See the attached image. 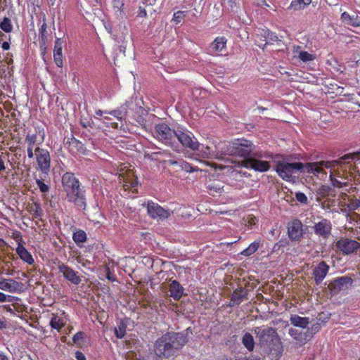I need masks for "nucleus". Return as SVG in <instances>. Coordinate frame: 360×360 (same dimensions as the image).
I'll return each mask as SVG.
<instances>
[{
  "label": "nucleus",
  "mask_w": 360,
  "mask_h": 360,
  "mask_svg": "<svg viewBox=\"0 0 360 360\" xmlns=\"http://www.w3.org/2000/svg\"><path fill=\"white\" fill-rule=\"evenodd\" d=\"M227 39L224 37H217L210 45V49L214 52H222L226 50Z\"/></svg>",
  "instance_id": "29"
},
{
  "label": "nucleus",
  "mask_w": 360,
  "mask_h": 360,
  "mask_svg": "<svg viewBox=\"0 0 360 360\" xmlns=\"http://www.w3.org/2000/svg\"><path fill=\"white\" fill-rule=\"evenodd\" d=\"M316 200L323 202V206L326 207H330L335 205V197L337 196V192L334 188L328 185H322L316 191Z\"/></svg>",
  "instance_id": "7"
},
{
  "label": "nucleus",
  "mask_w": 360,
  "mask_h": 360,
  "mask_svg": "<svg viewBox=\"0 0 360 360\" xmlns=\"http://www.w3.org/2000/svg\"><path fill=\"white\" fill-rule=\"evenodd\" d=\"M255 332L257 338H276L278 336L275 329L267 326L257 327L255 329Z\"/></svg>",
  "instance_id": "26"
},
{
  "label": "nucleus",
  "mask_w": 360,
  "mask_h": 360,
  "mask_svg": "<svg viewBox=\"0 0 360 360\" xmlns=\"http://www.w3.org/2000/svg\"><path fill=\"white\" fill-rule=\"evenodd\" d=\"M34 205V209H33V216L36 218H38L42 215L43 211L39 203L35 202Z\"/></svg>",
  "instance_id": "47"
},
{
  "label": "nucleus",
  "mask_w": 360,
  "mask_h": 360,
  "mask_svg": "<svg viewBox=\"0 0 360 360\" xmlns=\"http://www.w3.org/2000/svg\"><path fill=\"white\" fill-rule=\"evenodd\" d=\"M353 279L349 276H345L334 278L328 284V288L332 296L337 295L341 291H345L352 286Z\"/></svg>",
  "instance_id": "8"
},
{
  "label": "nucleus",
  "mask_w": 360,
  "mask_h": 360,
  "mask_svg": "<svg viewBox=\"0 0 360 360\" xmlns=\"http://www.w3.org/2000/svg\"><path fill=\"white\" fill-rule=\"evenodd\" d=\"M58 270L63 274L65 279L75 285H78L81 283L82 279L77 275V272L75 271L71 267L62 263L58 265Z\"/></svg>",
  "instance_id": "16"
},
{
  "label": "nucleus",
  "mask_w": 360,
  "mask_h": 360,
  "mask_svg": "<svg viewBox=\"0 0 360 360\" xmlns=\"http://www.w3.org/2000/svg\"><path fill=\"white\" fill-rule=\"evenodd\" d=\"M257 150L255 145L246 139H236L233 142L224 143L221 147L222 155L243 158V165H244L245 160L250 158Z\"/></svg>",
  "instance_id": "3"
},
{
  "label": "nucleus",
  "mask_w": 360,
  "mask_h": 360,
  "mask_svg": "<svg viewBox=\"0 0 360 360\" xmlns=\"http://www.w3.org/2000/svg\"><path fill=\"white\" fill-rule=\"evenodd\" d=\"M10 40L9 41H4L1 43V48L3 50L6 51L10 49Z\"/></svg>",
  "instance_id": "58"
},
{
  "label": "nucleus",
  "mask_w": 360,
  "mask_h": 360,
  "mask_svg": "<svg viewBox=\"0 0 360 360\" xmlns=\"http://www.w3.org/2000/svg\"><path fill=\"white\" fill-rule=\"evenodd\" d=\"M6 169V166L2 157L0 155V174Z\"/></svg>",
  "instance_id": "59"
},
{
  "label": "nucleus",
  "mask_w": 360,
  "mask_h": 360,
  "mask_svg": "<svg viewBox=\"0 0 360 360\" xmlns=\"http://www.w3.org/2000/svg\"><path fill=\"white\" fill-rule=\"evenodd\" d=\"M138 185V180H137V178L134 180H133L131 183V186L132 188H135Z\"/></svg>",
  "instance_id": "63"
},
{
  "label": "nucleus",
  "mask_w": 360,
  "mask_h": 360,
  "mask_svg": "<svg viewBox=\"0 0 360 360\" xmlns=\"http://www.w3.org/2000/svg\"><path fill=\"white\" fill-rule=\"evenodd\" d=\"M198 152V155L202 158H209L211 156V148L209 146H205L200 144L198 150H195Z\"/></svg>",
  "instance_id": "35"
},
{
  "label": "nucleus",
  "mask_w": 360,
  "mask_h": 360,
  "mask_svg": "<svg viewBox=\"0 0 360 360\" xmlns=\"http://www.w3.org/2000/svg\"><path fill=\"white\" fill-rule=\"evenodd\" d=\"M330 314L328 313H325V312H322L321 314H319V321H321L323 322H326V320L329 319L330 318Z\"/></svg>",
  "instance_id": "51"
},
{
  "label": "nucleus",
  "mask_w": 360,
  "mask_h": 360,
  "mask_svg": "<svg viewBox=\"0 0 360 360\" xmlns=\"http://www.w3.org/2000/svg\"><path fill=\"white\" fill-rule=\"evenodd\" d=\"M277 243L281 248H284L289 245V240L287 238H281Z\"/></svg>",
  "instance_id": "52"
},
{
  "label": "nucleus",
  "mask_w": 360,
  "mask_h": 360,
  "mask_svg": "<svg viewBox=\"0 0 360 360\" xmlns=\"http://www.w3.org/2000/svg\"><path fill=\"white\" fill-rule=\"evenodd\" d=\"M243 344L249 350L252 351L255 347L254 339H242Z\"/></svg>",
  "instance_id": "45"
},
{
  "label": "nucleus",
  "mask_w": 360,
  "mask_h": 360,
  "mask_svg": "<svg viewBox=\"0 0 360 360\" xmlns=\"http://www.w3.org/2000/svg\"><path fill=\"white\" fill-rule=\"evenodd\" d=\"M259 245H260L259 241H254L246 249L243 250L240 252V255H242L245 257H249V256L253 255L255 252H257Z\"/></svg>",
  "instance_id": "32"
},
{
  "label": "nucleus",
  "mask_w": 360,
  "mask_h": 360,
  "mask_svg": "<svg viewBox=\"0 0 360 360\" xmlns=\"http://www.w3.org/2000/svg\"><path fill=\"white\" fill-rule=\"evenodd\" d=\"M75 358L77 360H86L84 354L79 351L75 352Z\"/></svg>",
  "instance_id": "56"
},
{
  "label": "nucleus",
  "mask_w": 360,
  "mask_h": 360,
  "mask_svg": "<svg viewBox=\"0 0 360 360\" xmlns=\"http://www.w3.org/2000/svg\"><path fill=\"white\" fill-rule=\"evenodd\" d=\"M291 323L297 327L306 328L309 323V318L301 317L298 315H292L290 317Z\"/></svg>",
  "instance_id": "31"
},
{
  "label": "nucleus",
  "mask_w": 360,
  "mask_h": 360,
  "mask_svg": "<svg viewBox=\"0 0 360 360\" xmlns=\"http://www.w3.org/2000/svg\"><path fill=\"white\" fill-rule=\"evenodd\" d=\"M336 247L344 254L349 255L360 248V243L349 238H341L336 243Z\"/></svg>",
  "instance_id": "14"
},
{
  "label": "nucleus",
  "mask_w": 360,
  "mask_h": 360,
  "mask_svg": "<svg viewBox=\"0 0 360 360\" xmlns=\"http://www.w3.org/2000/svg\"><path fill=\"white\" fill-rule=\"evenodd\" d=\"M65 199L72 203L76 210L85 214L87 208L86 191L72 172H65L61 179Z\"/></svg>",
  "instance_id": "1"
},
{
  "label": "nucleus",
  "mask_w": 360,
  "mask_h": 360,
  "mask_svg": "<svg viewBox=\"0 0 360 360\" xmlns=\"http://www.w3.org/2000/svg\"><path fill=\"white\" fill-rule=\"evenodd\" d=\"M16 252L20 258L25 262L27 263L28 264H34V260L32 255L27 251V250L21 243H18V247L16 248Z\"/></svg>",
  "instance_id": "25"
},
{
  "label": "nucleus",
  "mask_w": 360,
  "mask_h": 360,
  "mask_svg": "<svg viewBox=\"0 0 360 360\" xmlns=\"http://www.w3.org/2000/svg\"><path fill=\"white\" fill-rule=\"evenodd\" d=\"M137 15L141 18H146L147 16V12L146 9L140 6Z\"/></svg>",
  "instance_id": "55"
},
{
  "label": "nucleus",
  "mask_w": 360,
  "mask_h": 360,
  "mask_svg": "<svg viewBox=\"0 0 360 360\" xmlns=\"http://www.w3.org/2000/svg\"><path fill=\"white\" fill-rule=\"evenodd\" d=\"M269 355L271 359L278 360L282 355L283 347L281 339H271Z\"/></svg>",
  "instance_id": "18"
},
{
  "label": "nucleus",
  "mask_w": 360,
  "mask_h": 360,
  "mask_svg": "<svg viewBox=\"0 0 360 360\" xmlns=\"http://www.w3.org/2000/svg\"><path fill=\"white\" fill-rule=\"evenodd\" d=\"M341 20L343 22L354 27H360V17L358 15H350L347 12L341 15Z\"/></svg>",
  "instance_id": "28"
},
{
  "label": "nucleus",
  "mask_w": 360,
  "mask_h": 360,
  "mask_svg": "<svg viewBox=\"0 0 360 360\" xmlns=\"http://www.w3.org/2000/svg\"><path fill=\"white\" fill-rule=\"evenodd\" d=\"M72 238L75 243L79 245L80 243L86 242L87 238L86 233L83 230H77L73 233Z\"/></svg>",
  "instance_id": "33"
},
{
  "label": "nucleus",
  "mask_w": 360,
  "mask_h": 360,
  "mask_svg": "<svg viewBox=\"0 0 360 360\" xmlns=\"http://www.w3.org/2000/svg\"><path fill=\"white\" fill-rule=\"evenodd\" d=\"M176 138H177L184 147L188 148L192 150H198L199 147H200V143L198 141L193 133L188 130L182 131L177 129Z\"/></svg>",
  "instance_id": "9"
},
{
  "label": "nucleus",
  "mask_w": 360,
  "mask_h": 360,
  "mask_svg": "<svg viewBox=\"0 0 360 360\" xmlns=\"http://www.w3.org/2000/svg\"><path fill=\"white\" fill-rule=\"evenodd\" d=\"M168 339H158L155 342V353L160 356L169 357L174 354L175 351L178 350L181 346L185 345L187 341L186 339H180L182 342L180 343L177 342V339L174 340L172 342H167ZM172 340V339H169Z\"/></svg>",
  "instance_id": "5"
},
{
  "label": "nucleus",
  "mask_w": 360,
  "mask_h": 360,
  "mask_svg": "<svg viewBox=\"0 0 360 360\" xmlns=\"http://www.w3.org/2000/svg\"><path fill=\"white\" fill-rule=\"evenodd\" d=\"M329 269L330 266L324 261L319 262L318 265L314 269L312 274L314 278L315 283L317 285L322 283L326 276L328 273Z\"/></svg>",
  "instance_id": "17"
},
{
  "label": "nucleus",
  "mask_w": 360,
  "mask_h": 360,
  "mask_svg": "<svg viewBox=\"0 0 360 360\" xmlns=\"http://www.w3.org/2000/svg\"><path fill=\"white\" fill-rule=\"evenodd\" d=\"M360 207V200L358 199L351 200L347 205L349 210L354 211Z\"/></svg>",
  "instance_id": "42"
},
{
  "label": "nucleus",
  "mask_w": 360,
  "mask_h": 360,
  "mask_svg": "<svg viewBox=\"0 0 360 360\" xmlns=\"http://www.w3.org/2000/svg\"><path fill=\"white\" fill-rule=\"evenodd\" d=\"M313 229L315 234L323 239H328L331 234L332 224L329 220L323 219L319 222L315 223Z\"/></svg>",
  "instance_id": "15"
},
{
  "label": "nucleus",
  "mask_w": 360,
  "mask_h": 360,
  "mask_svg": "<svg viewBox=\"0 0 360 360\" xmlns=\"http://www.w3.org/2000/svg\"><path fill=\"white\" fill-rule=\"evenodd\" d=\"M9 281L10 283H8L6 279H4L0 281V289L3 290H8L10 292H15L22 285L20 283L13 279H10Z\"/></svg>",
  "instance_id": "27"
},
{
  "label": "nucleus",
  "mask_w": 360,
  "mask_h": 360,
  "mask_svg": "<svg viewBox=\"0 0 360 360\" xmlns=\"http://www.w3.org/2000/svg\"><path fill=\"white\" fill-rule=\"evenodd\" d=\"M27 156L30 158H32L34 157L33 146H28V148H27Z\"/></svg>",
  "instance_id": "60"
},
{
  "label": "nucleus",
  "mask_w": 360,
  "mask_h": 360,
  "mask_svg": "<svg viewBox=\"0 0 360 360\" xmlns=\"http://www.w3.org/2000/svg\"><path fill=\"white\" fill-rule=\"evenodd\" d=\"M207 188L212 191L214 192H220L221 190V188L219 186L214 185V184H210L208 185Z\"/></svg>",
  "instance_id": "53"
},
{
  "label": "nucleus",
  "mask_w": 360,
  "mask_h": 360,
  "mask_svg": "<svg viewBox=\"0 0 360 360\" xmlns=\"http://www.w3.org/2000/svg\"><path fill=\"white\" fill-rule=\"evenodd\" d=\"M38 168L44 174H48L51 168L49 152L44 148L37 147L34 150Z\"/></svg>",
  "instance_id": "10"
},
{
  "label": "nucleus",
  "mask_w": 360,
  "mask_h": 360,
  "mask_svg": "<svg viewBox=\"0 0 360 360\" xmlns=\"http://www.w3.org/2000/svg\"><path fill=\"white\" fill-rule=\"evenodd\" d=\"M299 58L302 61L306 63L313 60L314 59V56L312 54L308 53L307 51H300L299 53Z\"/></svg>",
  "instance_id": "39"
},
{
  "label": "nucleus",
  "mask_w": 360,
  "mask_h": 360,
  "mask_svg": "<svg viewBox=\"0 0 360 360\" xmlns=\"http://www.w3.org/2000/svg\"><path fill=\"white\" fill-rule=\"evenodd\" d=\"M131 323L130 319L125 318L124 319H119L117 321V326L115 328V333L117 338H123L126 335V331L128 326Z\"/></svg>",
  "instance_id": "23"
},
{
  "label": "nucleus",
  "mask_w": 360,
  "mask_h": 360,
  "mask_svg": "<svg viewBox=\"0 0 360 360\" xmlns=\"http://www.w3.org/2000/svg\"><path fill=\"white\" fill-rule=\"evenodd\" d=\"M36 184L42 193H46L49 191V186L45 183H44V181L41 179H37Z\"/></svg>",
  "instance_id": "41"
},
{
  "label": "nucleus",
  "mask_w": 360,
  "mask_h": 360,
  "mask_svg": "<svg viewBox=\"0 0 360 360\" xmlns=\"http://www.w3.org/2000/svg\"><path fill=\"white\" fill-rule=\"evenodd\" d=\"M13 54L11 53H6L4 56L5 62L8 65H11L13 63V60L12 59Z\"/></svg>",
  "instance_id": "50"
},
{
  "label": "nucleus",
  "mask_w": 360,
  "mask_h": 360,
  "mask_svg": "<svg viewBox=\"0 0 360 360\" xmlns=\"http://www.w3.org/2000/svg\"><path fill=\"white\" fill-rule=\"evenodd\" d=\"M164 163L167 165L181 164L180 170L185 171L188 173H193L195 172L200 171V169L198 167L192 166L191 164L187 162L184 159L179 158L165 160Z\"/></svg>",
  "instance_id": "19"
},
{
  "label": "nucleus",
  "mask_w": 360,
  "mask_h": 360,
  "mask_svg": "<svg viewBox=\"0 0 360 360\" xmlns=\"http://www.w3.org/2000/svg\"><path fill=\"white\" fill-rule=\"evenodd\" d=\"M7 296L3 292H0V302H5L7 301Z\"/></svg>",
  "instance_id": "62"
},
{
  "label": "nucleus",
  "mask_w": 360,
  "mask_h": 360,
  "mask_svg": "<svg viewBox=\"0 0 360 360\" xmlns=\"http://www.w3.org/2000/svg\"><path fill=\"white\" fill-rule=\"evenodd\" d=\"M274 158V155L272 153L257 150L250 158L245 160L243 166L256 172H265L270 169V161Z\"/></svg>",
  "instance_id": "4"
},
{
  "label": "nucleus",
  "mask_w": 360,
  "mask_h": 360,
  "mask_svg": "<svg viewBox=\"0 0 360 360\" xmlns=\"http://www.w3.org/2000/svg\"><path fill=\"white\" fill-rule=\"evenodd\" d=\"M129 105V103L126 102L124 105H122L118 109L113 110L108 112V114L114 116L118 120L122 121V120L125 119V117L128 113Z\"/></svg>",
  "instance_id": "30"
},
{
  "label": "nucleus",
  "mask_w": 360,
  "mask_h": 360,
  "mask_svg": "<svg viewBox=\"0 0 360 360\" xmlns=\"http://www.w3.org/2000/svg\"><path fill=\"white\" fill-rule=\"evenodd\" d=\"M25 141L28 143V146H34V145L37 143V134H28L26 136Z\"/></svg>",
  "instance_id": "44"
},
{
  "label": "nucleus",
  "mask_w": 360,
  "mask_h": 360,
  "mask_svg": "<svg viewBox=\"0 0 360 360\" xmlns=\"http://www.w3.org/2000/svg\"><path fill=\"white\" fill-rule=\"evenodd\" d=\"M233 6H235V3L233 0H224L222 3V6L226 9H232Z\"/></svg>",
  "instance_id": "48"
},
{
  "label": "nucleus",
  "mask_w": 360,
  "mask_h": 360,
  "mask_svg": "<svg viewBox=\"0 0 360 360\" xmlns=\"http://www.w3.org/2000/svg\"><path fill=\"white\" fill-rule=\"evenodd\" d=\"M176 130H172L165 123L155 124L153 135L154 136L166 145L175 148L177 144L175 142Z\"/></svg>",
  "instance_id": "6"
},
{
  "label": "nucleus",
  "mask_w": 360,
  "mask_h": 360,
  "mask_svg": "<svg viewBox=\"0 0 360 360\" xmlns=\"http://www.w3.org/2000/svg\"><path fill=\"white\" fill-rule=\"evenodd\" d=\"M350 160L358 161L360 160V151L353 154L345 155L341 158V161L349 163Z\"/></svg>",
  "instance_id": "37"
},
{
  "label": "nucleus",
  "mask_w": 360,
  "mask_h": 360,
  "mask_svg": "<svg viewBox=\"0 0 360 360\" xmlns=\"http://www.w3.org/2000/svg\"><path fill=\"white\" fill-rule=\"evenodd\" d=\"M65 342L68 345H79L83 339H63Z\"/></svg>",
  "instance_id": "49"
},
{
  "label": "nucleus",
  "mask_w": 360,
  "mask_h": 360,
  "mask_svg": "<svg viewBox=\"0 0 360 360\" xmlns=\"http://www.w3.org/2000/svg\"><path fill=\"white\" fill-rule=\"evenodd\" d=\"M287 229L288 238L293 242H300L305 233L302 223L297 219L288 223Z\"/></svg>",
  "instance_id": "11"
},
{
  "label": "nucleus",
  "mask_w": 360,
  "mask_h": 360,
  "mask_svg": "<svg viewBox=\"0 0 360 360\" xmlns=\"http://www.w3.org/2000/svg\"><path fill=\"white\" fill-rule=\"evenodd\" d=\"M80 124L81 125L84 127V128H87L88 127L90 126V120H89L88 119L85 118V119H81L80 120Z\"/></svg>",
  "instance_id": "57"
},
{
  "label": "nucleus",
  "mask_w": 360,
  "mask_h": 360,
  "mask_svg": "<svg viewBox=\"0 0 360 360\" xmlns=\"http://www.w3.org/2000/svg\"><path fill=\"white\" fill-rule=\"evenodd\" d=\"M186 11H179L174 13L172 20L176 24L181 22L183 18L186 16Z\"/></svg>",
  "instance_id": "40"
},
{
  "label": "nucleus",
  "mask_w": 360,
  "mask_h": 360,
  "mask_svg": "<svg viewBox=\"0 0 360 360\" xmlns=\"http://www.w3.org/2000/svg\"><path fill=\"white\" fill-rule=\"evenodd\" d=\"M184 288L180 283L173 280L169 283L170 296L176 301H179L184 295Z\"/></svg>",
  "instance_id": "20"
},
{
  "label": "nucleus",
  "mask_w": 360,
  "mask_h": 360,
  "mask_svg": "<svg viewBox=\"0 0 360 360\" xmlns=\"http://www.w3.org/2000/svg\"><path fill=\"white\" fill-rule=\"evenodd\" d=\"M47 25L45 19L43 20V23L39 30V44L40 49L44 53L46 50L47 39Z\"/></svg>",
  "instance_id": "24"
},
{
  "label": "nucleus",
  "mask_w": 360,
  "mask_h": 360,
  "mask_svg": "<svg viewBox=\"0 0 360 360\" xmlns=\"http://www.w3.org/2000/svg\"><path fill=\"white\" fill-rule=\"evenodd\" d=\"M63 41L60 38H57L55 41L53 50V59L58 67L63 66Z\"/></svg>",
  "instance_id": "22"
},
{
  "label": "nucleus",
  "mask_w": 360,
  "mask_h": 360,
  "mask_svg": "<svg viewBox=\"0 0 360 360\" xmlns=\"http://www.w3.org/2000/svg\"><path fill=\"white\" fill-rule=\"evenodd\" d=\"M155 154L162 155L163 157L167 158L166 160H168V159H170V158H175L174 157H172V155L171 153L167 152V151H163L162 153V152H158V153H155Z\"/></svg>",
  "instance_id": "54"
},
{
  "label": "nucleus",
  "mask_w": 360,
  "mask_h": 360,
  "mask_svg": "<svg viewBox=\"0 0 360 360\" xmlns=\"http://www.w3.org/2000/svg\"><path fill=\"white\" fill-rule=\"evenodd\" d=\"M68 319L65 311H60L56 314H53L50 321V325L52 328L56 329L60 334H68L67 330L69 326H67Z\"/></svg>",
  "instance_id": "12"
},
{
  "label": "nucleus",
  "mask_w": 360,
  "mask_h": 360,
  "mask_svg": "<svg viewBox=\"0 0 360 360\" xmlns=\"http://www.w3.org/2000/svg\"><path fill=\"white\" fill-rule=\"evenodd\" d=\"M306 7H305L304 0H293V1H292L288 8L293 9L295 11H299V10L304 9Z\"/></svg>",
  "instance_id": "38"
},
{
  "label": "nucleus",
  "mask_w": 360,
  "mask_h": 360,
  "mask_svg": "<svg viewBox=\"0 0 360 360\" xmlns=\"http://www.w3.org/2000/svg\"><path fill=\"white\" fill-rule=\"evenodd\" d=\"M236 360H260V359L258 357H255L253 359L245 358V359H236Z\"/></svg>",
  "instance_id": "64"
},
{
  "label": "nucleus",
  "mask_w": 360,
  "mask_h": 360,
  "mask_svg": "<svg viewBox=\"0 0 360 360\" xmlns=\"http://www.w3.org/2000/svg\"><path fill=\"white\" fill-rule=\"evenodd\" d=\"M146 207L148 215L153 219H165L170 216L169 210L163 208L153 201H148Z\"/></svg>",
  "instance_id": "13"
},
{
  "label": "nucleus",
  "mask_w": 360,
  "mask_h": 360,
  "mask_svg": "<svg viewBox=\"0 0 360 360\" xmlns=\"http://www.w3.org/2000/svg\"><path fill=\"white\" fill-rule=\"evenodd\" d=\"M0 28L6 33L11 32L13 29L11 20L9 18L4 17L2 21L0 22Z\"/></svg>",
  "instance_id": "34"
},
{
  "label": "nucleus",
  "mask_w": 360,
  "mask_h": 360,
  "mask_svg": "<svg viewBox=\"0 0 360 360\" xmlns=\"http://www.w3.org/2000/svg\"><path fill=\"white\" fill-rule=\"evenodd\" d=\"M112 7L114 9H117L120 13L122 12V8L124 5V0H112Z\"/></svg>",
  "instance_id": "43"
},
{
  "label": "nucleus",
  "mask_w": 360,
  "mask_h": 360,
  "mask_svg": "<svg viewBox=\"0 0 360 360\" xmlns=\"http://www.w3.org/2000/svg\"><path fill=\"white\" fill-rule=\"evenodd\" d=\"M263 32H264V34H262V35L268 41H266V44H272L274 41H278V37L276 34V33L271 32L269 30H263Z\"/></svg>",
  "instance_id": "36"
},
{
  "label": "nucleus",
  "mask_w": 360,
  "mask_h": 360,
  "mask_svg": "<svg viewBox=\"0 0 360 360\" xmlns=\"http://www.w3.org/2000/svg\"><path fill=\"white\" fill-rule=\"evenodd\" d=\"M273 161L275 170L278 176L285 181H291L302 173H314L316 169L314 163L304 164L300 162H290L289 158L283 155H275Z\"/></svg>",
  "instance_id": "2"
},
{
  "label": "nucleus",
  "mask_w": 360,
  "mask_h": 360,
  "mask_svg": "<svg viewBox=\"0 0 360 360\" xmlns=\"http://www.w3.org/2000/svg\"><path fill=\"white\" fill-rule=\"evenodd\" d=\"M281 249V247L276 243L272 248V252H278Z\"/></svg>",
  "instance_id": "61"
},
{
  "label": "nucleus",
  "mask_w": 360,
  "mask_h": 360,
  "mask_svg": "<svg viewBox=\"0 0 360 360\" xmlns=\"http://www.w3.org/2000/svg\"><path fill=\"white\" fill-rule=\"evenodd\" d=\"M296 200L302 204H307L308 199L306 195L302 192H297L295 193Z\"/></svg>",
  "instance_id": "46"
},
{
  "label": "nucleus",
  "mask_w": 360,
  "mask_h": 360,
  "mask_svg": "<svg viewBox=\"0 0 360 360\" xmlns=\"http://www.w3.org/2000/svg\"><path fill=\"white\" fill-rule=\"evenodd\" d=\"M247 294V290L243 288H239L233 290L231 295L229 306L233 307L236 305H239L243 299H246Z\"/></svg>",
  "instance_id": "21"
}]
</instances>
